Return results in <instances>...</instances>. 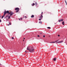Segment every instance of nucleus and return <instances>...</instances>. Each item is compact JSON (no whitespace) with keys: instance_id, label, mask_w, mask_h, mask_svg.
I'll return each instance as SVG.
<instances>
[{"instance_id":"nucleus-4","label":"nucleus","mask_w":67,"mask_h":67,"mask_svg":"<svg viewBox=\"0 0 67 67\" xmlns=\"http://www.w3.org/2000/svg\"><path fill=\"white\" fill-rule=\"evenodd\" d=\"M64 21V20L61 19L59 20L58 22H62V21Z\"/></svg>"},{"instance_id":"nucleus-26","label":"nucleus","mask_w":67,"mask_h":67,"mask_svg":"<svg viewBox=\"0 0 67 67\" xmlns=\"http://www.w3.org/2000/svg\"><path fill=\"white\" fill-rule=\"evenodd\" d=\"M25 18H27V17H26V16H25Z\"/></svg>"},{"instance_id":"nucleus-10","label":"nucleus","mask_w":67,"mask_h":67,"mask_svg":"<svg viewBox=\"0 0 67 67\" xmlns=\"http://www.w3.org/2000/svg\"><path fill=\"white\" fill-rule=\"evenodd\" d=\"M55 42H56V43H59V41H55Z\"/></svg>"},{"instance_id":"nucleus-30","label":"nucleus","mask_w":67,"mask_h":67,"mask_svg":"<svg viewBox=\"0 0 67 67\" xmlns=\"http://www.w3.org/2000/svg\"><path fill=\"white\" fill-rule=\"evenodd\" d=\"M43 14V12H42V13H41V15H42V14Z\"/></svg>"},{"instance_id":"nucleus-32","label":"nucleus","mask_w":67,"mask_h":67,"mask_svg":"<svg viewBox=\"0 0 67 67\" xmlns=\"http://www.w3.org/2000/svg\"><path fill=\"white\" fill-rule=\"evenodd\" d=\"M43 37H45V35L43 36Z\"/></svg>"},{"instance_id":"nucleus-34","label":"nucleus","mask_w":67,"mask_h":67,"mask_svg":"<svg viewBox=\"0 0 67 67\" xmlns=\"http://www.w3.org/2000/svg\"><path fill=\"white\" fill-rule=\"evenodd\" d=\"M8 25H9V24H8Z\"/></svg>"},{"instance_id":"nucleus-29","label":"nucleus","mask_w":67,"mask_h":67,"mask_svg":"<svg viewBox=\"0 0 67 67\" xmlns=\"http://www.w3.org/2000/svg\"><path fill=\"white\" fill-rule=\"evenodd\" d=\"M37 36H38V37H40V36L38 35Z\"/></svg>"},{"instance_id":"nucleus-33","label":"nucleus","mask_w":67,"mask_h":67,"mask_svg":"<svg viewBox=\"0 0 67 67\" xmlns=\"http://www.w3.org/2000/svg\"><path fill=\"white\" fill-rule=\"evenodd\" d=\"M19 20H20V19H19Z\"/></svg>"},{"instance_id":"nucleus-28","label":"nucleus","mask_w":67,"mask_h":67,"mask_svg":"<svg viewBox=\"0 0 67 67\" xmlns=\"http://www.w3.org/2000/svg\"><path fill=\"white\" fill-rule=\"evenodd\" d=\"M39 20H40V21H41V19H39Z\"/></svg>"},{"instance_id":"nucleus-25","label":"nucleus","mask_w":67,"mask_h":67,"mask_svg":"<svg viewBox=\"0 0 67 67\" xmlns=\"http://www.w3.org/2000/svg\"><path fill=\"white\" fill-rule=\"evenodd\" d=\"M2 21H1V19H0V22H1Z\"/></svg>"},{"instance_id":"nucleus-19","label":"nucleus","mask_w":67,"mask_h":67,"mask_svg":"<svg viewBox=\"0 0 67 67\" xmlns=\"http://www.w3.org/2000/svg\"><path fill=\"white\" fill-rule=\"evenodd\" d=\"M48 14H51V12H48Z\"/></svg>"},{"instance_id":"nucleus-18","label":"nucleus","mask_w":67,"mask_h":67,"mask_svg":"<svg viewBox=\"0 0 67 67\" xmlns=\"http://www.w3.org/2000/svg\"><path fill=\"white\" fill-rule=\"evenodd\" d=\"M65 2L66 3V5H67V2H66V1H65Z\"/></svg>"},{"instance_id":"nucleus-8","label":"nucleus","mask_w":67,"mask_h":67,"mask_svg":"<svg viewBox=\"0 0 67 67\" xmlns=\"http://www.w3.org/2000/svg\"><path fill=\"white\" fill-rule=\"evenodd\" d=\"M59 43H63V40L60 41H59Z\"/></svg>"},{"instance_id":"nucleus-38","label":"nucleus","mask_w":67,"mask_h":67,"mask_svg":"<svg viewBox=\"0 0 67 67\" xmlns=\"http://www.w3.org/2000/svg\"><path fill=\"white\" fill-rule=\"evenodd\" d=\"M0 18H1V16H0Z\"/></svg>"},{"instance_id":"nucleus-15","label":"nucleus","mask_w":67,"mask_h":67,"mask_svg":"<svg viewBox=\"0 0 67 67\" xmlns=\"http://www.w3.org/2000/svg\"><path fill=\"white\" fill-rule=\"evenodd\" d=\"M34 5H35V4L34 3H33L32 5V6H33Z\"/></svg>"},{"instance_id":"nucleus-23","label":"nucleus","mask_w":67,"mask_h":67,"mask_svg":"<svg viewBox=\"0 0 67 67\" xmlns=\"http://www.w3.org/2000/svg\"><path fill=\"white\" fill-rule=\"evenodd\" d=\"M5 15H4H4L3 16H3V17H4V16Z\"/></svg>"},{"instance_id":"nucleus-21","label":"nucleus","mask_w":67,"mask_h":67,"mask_svg":"<svg viewBox=\"0 0 67 67\" xmlns=\"http://www.w3.org/2000/svg\"><path fill=\"white\" fill-rule=\"evenodd\" d=\"M12 38L13 39V40L14 39V38L13 37H12Z\"/></svg>"},{"instance_id":"nucleus-37","label":"nucleus","mask_w":67,"mask_h":67,"mask_svg":"<svg viewBox=\"0 0 67 67\" xmlns=\"http://www.w3.org/2000/svg\"><path fill=\"white\" fill-rule=\"evenodd\" d=\"M24 39H25V38H24Z\"/></svg>"},{"instance_id":"nucleus-16","label":"nucleus","mask_w":67,"mask_h":67,"mask_svg":"<svg viewBox=\"0 0 67 67\" xmlns=\"http://www.w3.org/2000/svg\"><path fill=\"white\" fill-rule=\"evenodd\" d=\"M35 5H37V3L36 2V3H35Z\"/></svg>"},{"instance_id":"nucleus-14","label":"nucleus","mask_w":67,"mask_h":67,"mask_svg":"<svg viewBox=\"0 0 67 67\" xmlns=\"http://www.w3.org/2000/svg\"><path fill=\"white\" fill-rule=\"evenodd\" d=\"M39 23H40V24H42V22L41 21L39 22Z\"/></svg>"},{"instance_id":"nucleus-24","label":"nucleus","mask_w":67,"mask_h":67,"mask_svg":"<svg viewBox=\"0 0 67 67\" xmlns=\"http://www.w3.org/2000/svg\"><path fill=\"white\" fill-rule=\"evenodd\" d=\"M3 17H3V16H2V19H3Z\"/></svg>"},{"instance_id":"nucleus-13","label":"nucleus","mask_w":67,"mask_h":67,"mask_svg":"<svg viewBox=\"0 0 67 67\" xmlns=\"http://www.w3.org/2000/svg\"><path fill=\"white\" fill-rule=\"evenodd\" d=\"M62 24L63 25H64L65 24H64V21H63L62 22Z\"/></svg>"},{"instance_id":"nucleus-3","label":"nucleus","mask_w":67,"mask_h":67,"mask_svg":"<svg viewBox=\"0 0 67 67\" xmlns=\"http://www.w3.org/2000/svg\"><path fill=\"white\" fill-rule=\"evenodd\" d=\"M14 14V13L12 12H9V14H10V16H12L13 14Z\"/></svg>"},{"instance_id":"nucleus-2","label":"nucleus","mask_w":67,"mask_h":67,"mask_svg":"<svg viewBox=\"0 0 67 67\" xmlns=\"http://www.w3.org/2000/svg\"><path fill=\"white\" fill-rule=\"evenodd\" d=\"M15 10L16 11V13L18 12L19 11V8H15Z\"/></svg>"},{"instance_id":"nucleus-35","label":"nucleus","mask_w":67,"mask_h":67,"mask_svg":"<svg viewBox=\"0 0 67 67\" xmlns=\"http://www.w3.org/2000/svg\"><path fill=\"white\" fill-rule=\"evenodd\" d=\"M23 41H24V40H23Z\"/></svg>"},{"instance_id":"nucleus-31","label":"nucleus","mask_w":67,"mask_h":67,"mask_svg":"<svg viewBox=\"0 0 67 67\" xmlns=\"http://www.w3.org/2000/svg\"><path fill=\"white\" fill-rule=\"evenodd\" d=\"M60 36V35H58V36Z\"/></svg>"},{"instance_id":"nucleus-7","label":"nucleus","mask_w":67,"mask_h":67,"mask_svg":"<svg viewBox=\"0 0 67 67\" xmlns=\"http://www.w3.org/2000/svg\"><path fill=\"white\" fill-rule=\"evenodd\" d=\"M53 60L54 61H56V59L55 58H54L53 59Z\"/></svg>"},{"instance_id":"nucleus-27","label":"nucleus","mask_w":67,"mask_h":67,"mask_svg":"<svg viewBox=\"0 0 67 67\" xmlns=\"http://www.w3.org/2000/svg\"><path fill=\"white\" fill-rule=\"evenodd\" d=\"M20 20H22V18H20Z\"/></svg>"},{"instance_id":"nucleus-36","label":"nucleus","mask_w":67,"mask_h":67,"mask_svg":"<svg viewBox=\"0 0 67 67\" xmlns=\"http://www.w3.org/2000/svg\"><path fill=\"white\" fill-rule=\"evenodd\" d=\"M25 52H26V51H25Z\"/></svg>"},{"instance_id":"nucleus-9","label":"nucleus","mask_w":67,"mask_h":67,"mask_svg":"<svg viewBox=\"0 0 67 67\" xmlns=\"http://www.w3.org/2000/svg\"><path fill=\"white\" fill-rule=\"evenodd\" d=\"M6 13H7V14H8V13H9V11H6Z\"/></svg>"},{"instance_id":"nucleus-5","label":"nucleus","mask_w":67,"mask_h":67,"mask_svg":"<svg viewBox=\"0 0 67 67\" xmlns=\"http://www.w3.org/2000/svg\"><path fill=\"white\" fill-rule=\"evenodd\" d=\"M6 14H7V11H5L4 12V15H5Z\"/></svg>"},{"instance_id":"nucleus-12","label":"nucleus","mask_w":67,"mask_h":67,"mask_svg":"<svg viewBox=\"0 0 67 67\" xmlns=\"http://www.w3.org/2000/svg\"><path fill=\"white\" fill-rule=\"evenodd\" d=\"M34 15H32L31 16V18H34Z\"/></svg>"},{"instance_id":"nucleus-17","label":"nucleus","mask_w":67,"mask_h":67,"mask_svg":"<svg viewBox=\"0 0 67 67\" xmlns=\"http://www.w3.org/2000/svg\"><path fill=\"white\" fill-rule=\"evenodd\" d=\"M10 16H9L8 19H10Z\"/></svg>"},{"instance_id":"nucleus-1","label":"nucleus","mask_w":67,"mask_h":67,"mask_svg":"<svg viewBox=\"0 0 67 67\" xmlns=\"http://www.w3.org/2000/svg\"><path fill=\"white\" fill-rule=\"evenodd\" d=\"M27 50L29 51L30 53H33L34 51V48L33 47L30 46L29 47H28L27 48Z\"/></svg>"},{"instance_id":"nucleus-11","label":"nucleus","mask_w":67,"mask_h":67,"mask_svg":"<svg viewBox=\"0 0 67 67\" xmlns=\"http://www.w3.org/2000/svg\"><path fill=\"white\" fill-rule=\"evenodd\" d=\"M55 43V42H50V43Z\"/></svg>"},{"instance_id":"nucleus-20","label":"nucleus","mask_w":67,"mask_h":67,"mask_svg":"<svg viewBox=\"0 0 67 67\" xmlns=\"http://www.w3.org/2000/svg\"><path fill=\"white\" fill-rule=\"evenodd\" d=\"M47 28L48 29H50L51 28V27H48Z\"/></svg>"},{"instance_id":"nucleus-6","label":"nucleus","mask_w":67,"mask_h":67,"mask_svg":"<svg viewBox=\"0 0 67 67\" xmlns=\"http://www.w3.org/2000/svg\"><path fill=\"white\" fill-rule=\"evenodd\" d=\"M40 19H42L43 18V16L42 15H41V16L40 17Z\"/></svg>"},{"instance_id":"nucleus-22","label":"nucleus","mask_w":67,"mask_h":67,"mask_svg":"<svg viewBox=\"0 0 67 67\" xmlns=\"http://www.w3.org/2000/svg\"><path fill=\"white\" fill-rule=\"evenodd\" d=\"M9 25H11V23L10 22H9Z\"/></svg>"}]
</instances>
